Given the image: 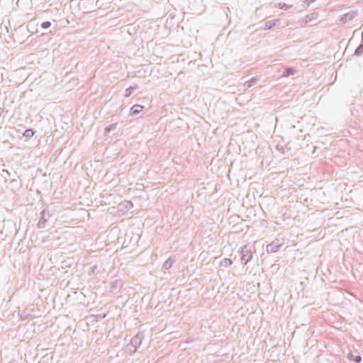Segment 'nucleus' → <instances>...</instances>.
Returning <instances> with one entry per match:
<instances>
[{"label": "nucleus", "instance_id": "1", "mask_svg": "<svg viewBox=\"0 0 363 363\" xmlns=\"http://www.w3.org/2000/svg\"><path fill=\"white\" fill-rule=\"evenodd\" d=\"M144 339V333L138 332L131 340L130 343L126 345L127 350L130 354L136 352L137 350L140 347Z\"/></svg>", "mask_w": 363, "mask_h": 363}, {"label": "nucleus", "instance_id": "2", "mask_svg": "<svg viewBox=\"0 0 363 363\" xmlns=\"http://www.w3.org/2000/svg\"><path fill=\"white\" fill-rule=\"evenodd\" d=\"M252 257V254L250 248L247 245H244L241 250V262L245 265L249 262Z\"/></svg>", "mask_w": 363, "mask_h": 363}, {"label": "nucleus", "instance_id": "3", "mask_svg": "<svg viewBox=\"0 0 363 363\" xmlns=\"http://www.w3.org/2000/svg\"><path fill=\"white\" fill-rule=\"evenodd\" d=\"M282 245L283 242H280L279 240H275L267 245L266 251L267 253L276 252L279 250Z\"/></svg>", "mask_w": 363, "mask_h": 363}, {"label": "nucleus", "instance_id": "4", "mask_svg": "<svg viewBox=\"0 0 363 363\" xmlns=\"http://www.w3.org/2000/svg\"><path fill=\"white\" fill-rule=\"evenodd\" d=\"M35 316V314L33 308H26L20 313V318L22 320L34 318Z\"/></svg>", "mask_w": 363, "mask_h": 363}, {"label": "nucleus", "instance_id": "5", "mask_svg": "<svg viewBox=\"0 0 363 363\" xmlns=\"http://www.w3.org/2000/svg\"><path fill=\"white\" fill-rule=\"evenodd\" d=\"M40 219L38 223V228H44L45 227V223L48 220L50 217V215L48 211L43 209L40 213Z\"/></svg>", "mask_w": 363, "mask_h": 363}, {"label": "nucleus", "instance_id": "6", "mask_svg": "<svg viewBox=\"0 0 363 363\" xmlns=\"http://www.w3.org/2000/svg\"><path fill=\"white\" fill-rule=\"evenodd\" d=\"M357 16V12L355 11H350L348 13L342 15L340 18V22L345 24L347 22L352 21Z\"/></svg>", "mask_w": 363, "mask_h": 363}, {"label": "nucleus", "instance_id": "7", "mask_svg": "<svg viewBox=\"0 0 363 363\" xmlns=\"http://www.w3.org/2000/svg\"><path fill=\"white\" fill-rule=\"evenodd\" d=\"M123 286V281L121 279H116L111 284L110 291L113 292L117 289H121Z\"/></svg>", "mask_w": 363, "mask_h": 363}, {"label": "nucleus", "instance_id": "8", "mask_svg": "<svg viewBox=\"0 0 363 363\" xmlns=\"http://www.w3.org/2000/svg\"><path fill=\"white\" fill-rule=\"evenodd\" d=\"M318 17V13L313 12L312 13H310V14L306 16L304 19L303 20V21H304L305 23H308L313 20L317 19Z\"/></svg>", "mask_w": 363, "mask_h": 363}, {"label": "nucleus", "instance_id": "9", "mask_svg": "<svg viewBox=\"0 0 363 363\" xmlns=\"http://www.w3.org/2000/svg\"><path fill=\"white\" fill-rule=\"evenodd\" d=\"M143 108V106L135 104L133 106L130 110V113L132 116H135L138 114Z\"/></svg>", "mask_w": 363, "mask_h": 363}, {"label": "nucleus", "instance_id": "10", "mask_svg": "<svg viewBox=\"0 0 363 363\" xmlns=\"http://www.w3.org/2000/svg\"><path fill=\"white\" fill-rule=\"evenodd\" d=\"M175 259L172 257L168 258L163 264L162 268L164 269H169L171 268L172 264L174 263Z\"/></svg>", "mask_w": 363, "mask_h": 363}, {"label": "nucleus", "instance_id": "11", "mask_svg": "<svg viewBox=\"0 0 363 363\" xmlns=\"http://www.w3.org/2000/svg\"><path fill=\"white\" fill-rule=\"evenodd\" d=\"M258 81V79L256 78V77H252L251 78L250 80L247 81L245 84H244V86H246L247 89L252 86L253 85H255Z\"/></svg>", "mask_w": 363, "mask_h": 363}, {"label": "nucleus", "instance_id": "12", "mask_svg": "<svg viewBox=\"0 0 363 363\" xmlns=\"http://www.w3.org/2000/svg\"><path fill=\"white\" fill-rule=\"evenodd\" d=\"M138 85H135V86H129L128 88H127L125 91V97H128L130 96L133 92L138 89Z\"/></svg>", "mask_w": 363, "mask_h": 363}, {"label": "nucleus", "instance_id": "13", "mask_svg": "<svg viewBox=\"0 0 363 363\" xmlns=\"http://www.w3.org/2000/svg\"><path fill=\"white\" fill-rule=\"evenodd\" d=\"M296 72V69L292 67L286 68L282 74L284 77H289L294 74Z\"/></svg>", "mask_w": 363, "mask_h": 363}, {"label": "nucleus", "instance_id": "14", "mask_svg": "<svg viewBox=\"0 0 363 363\" xmlns=\"http://www.w3.org/2000/svg\"><path fill=\"white\" fill-rule=\"evenodd\" d=\"M233 263L232 260L228 258L223 259L220 262V267H228Z\"/></svg>", "mask_w": 363, "mask_h": 363}, {"label": "nucleus", "instance_id": "15", "mask_svg": "<svg viewBox=\"0 0 363 363\" xmlns=\"http://www.w3.org/2000/svg\"><path fill=\"white\" fill-rule=\"evenodd\" d=\"M348 358L350 359V360H353L354 362L356 363H359L361 361H362V357L360 355H357V356H354L352 354H350L348 355Z\"/></svg>", "mask_w": 363, "mask_h": 363}, {"label": "nucleus", "instance_id": "16", "mask_svg": "<svg viewBox=\"0 0 363 363\" xmlns=\"http://www.w3.org/2000/svg\"><path fill=\"white\" fill-rule=\"evenodd\" d=\"M293 7V5L292 4H285V3H279V8L280 9H282V10H284V11H286L289 9H291Z\"/></svg>", "mask_w": 363, "mask_h": 363}, {"label": "nucleus", "instance_id": "17", "mask_svg": "<svg viewBox=\"0 0 363 363\" xmlns=\"http://www.w3.org/2000/svg\"><path fill=\"white\" fill-rule=\"evenodd\" d=\"M275 26H276V23L274 21H269L264 23V29L265 30L271 29L273 27H274Z\"/></svg>", "mask_w": 363, "mask_h": 363}, {"label": "nucleus", "instance_id": "18", "mask_svg": "<svg viewBox=\"0 0 363 363\" xmlns=\"http://www.w3.org/2000/svg\"><path fill=\"white\" fill-rule=\"evenodd\" d=\"M116 128H117V123H112L105 128V133H108L111 131L116 130Z\"/></svg>", "mask_w": 363, "mask_h": 363}, {"label": "nucleus", "instance_id": "19", "mask_svg": "<svg viewBox=\"0 0 363 363\" xmlns=\"http://www.w3.org/2000/svg\"><path fill=\"white\" fill-rule=\"evenodd\" d=\"M363 53V44H360L355 50L354 55L360 56Z\"/></svg>", "mask_w": 363, "mask_h": 363}, {"label": "nucleus", "instance_id": "20", "mask_svg": "<svg viewBox=\"0 0 363 363\" xmlns=\"http://www.w3.org/2000/svg\"><path fill=\"white\" fill-rule=\"evenodd\" d=\"M34 135V131L32 129H27L23 133V136L26 138H31Z\"/></svg>", "mask_w": 363, "mask_h": 363}, {"label": "nucleus", "instance_id": "21", "mask_svg": "<svg viewBox=\"0 0 363 363\" xmlns=\"http://www.w3.org/2000/svg\"><path fill=\"white\" fill-rule=\"evenodd\" d=\"M51 26V22L50 21H44L41 23V28L43 29H47Z\"/></svg>", "mask_w": 363, "mask_h": 363}, {"label": "nucleus", "instance_id": "22", "mask_svg": "<svg viewBox=\"0 0 363 363\" xmlns=\"http://www.w3.org/2000/svg\"><path fill=\"white\" fill-rule=\"evenodd\" d=\"M133 207V203L130 201H126L125 208H130Z\"/></svg>", "mask_w": 363, "mask_h": 363}, {"label": "nucleus", "instance_id": "23", "mask_svg": "<svg viewBox=\"0 0 363 363\" xmlns=\"http://www.w3.org/2000/svg\"><path fill=\"white\" fill-rule=\"evenodd\" d=\"M315 0H306L305 1V3H307L308 5H309V3H313L314 2Z\"/></svg>", "mask_w": 363, "mask_h": 363}]
</instances>
